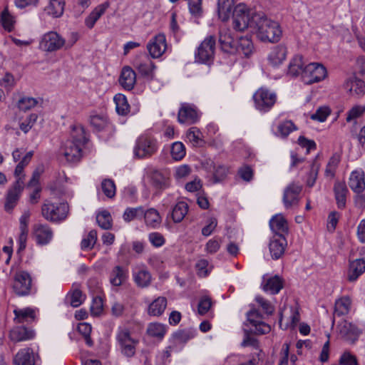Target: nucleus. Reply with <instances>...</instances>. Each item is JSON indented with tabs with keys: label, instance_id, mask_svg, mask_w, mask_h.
I'll list each match as a JSON object with an SVG mask.
<instances>
[{
	"label": "nucleus",
	"instance_id": "obj_43",
	"mask_svg": "<svg viewBox=\"0 0 365 365\" xmlns=\"http://www.w3.org/2000/svg\"><path fill=\"white\" fill-rule=\"evenodd\" d=\"M116 111L119 115H125L130 111V106L126 97L122 93H118L114 96Z\"/></svg>",
	"mask_w": 365,
	"mask_h": 365
},
{
	"label": "nucleus",
	"instance_id": "obj_57",
	"mask_svg": "<svg viewBox=\"0 0 365 365\" xmlns=\"http://www.w3.org/2000/svg\"><path fill=\"white\" fill-rule=\"evenodd\" d=\"M91 124L98 131H101L109 125L108 120L100 115L92 116L91 118Z\"/></svg>",
	"mask_w": 365,
	"mask_h": 365
},
{
	"label": "nucleus",
	"instance_id": "obj_23",
	"mask_svg": "<svg viewBox=\"0 0 365 365\" xmlns=\"http://www.w3.org/2000/svg\"><path fill=\"white\" fill-rule=\"evenodd\" d=\"M269 226L274 232V235H283L285 236V235L288 234V223L282 214L273 216L269 220Z\"/></svg>",
	"mask_w": 365,
	"mask_h": 365
},
{
	"label": "nucleus",
	"instance_id": "obj_16",
	"mask_svg": "<svg viewBox=\"0 0 365 365\" xmlns=\"http://www.w3.org/2000/svg\"><path fill=\"white\" fill-rule=\"evenodd\" d=\"M287 242L283 235H274L270 240L269 249L273 259H278L283 256Z\"/></svg>",
	"mask_w": 365,
	"mask_h": 365
},
{
	"label": "nucleus",
	"instance_id": "obj_21",
	"mask_svg": "<svg viewBox=\"0 0 365 365\" xmlns=\"http://www.w3.org/2000/svg\"><path fill=\"white\" fill-rule=\"evenodd\" d=\"M23 189L24 187L21 184H15L8 190L6 202L4 204V209L6 212H11L14 207L16 205Z\"/></svg>",
	"mask_w": 365,
	"mask_h": 365
},
{
	"label": "nucleus",
	"instance_id": "obj_31",
	"mask_svg": "<svg viewBox=\"0 0 365 365\" xmlns=\"http://www.w3.org/2000/svg\"><path fill=\"white\" fill-rule=\"evenodd\" d=\"M14 365H35L33 350L24 348L18 351L14 359Z\"/></svg>",
	"mask_w": 365,
	"mask_h": 365
},
{
	"label": "nucleus",
	"instance_id": "obj_60",
	"mask_svg": "<svg viewBox=\"0 0 365 365\" xmlns=\"http://www.w3.org/2000/svg\"><path fill=\"white\" fill-rule=\"evenodd\" d=\"M330 113V110L328 107H320L317 111L311 115V119L324 122Z\"/></svg>",
	"mask_w": 365,
	"mask_h": 365
},
{
	"label": "nucleus",
	"instance_id": "obj_3",
	"mask_svg": "<svg viewBox=\"0 0 365 365\" xmlns=\"http://www.w3.org/2000/svg\"><path fill=\"white\" fill-rule=\"evenodd\" d=\"M158 150V140L150 134L140 135L133 148L134 156L138 159H146L155 155Z\"/></svg>",
	"mask_w": 365,
	"mask_h": 365
},
{
	"label": "nucleus",
	"instance_id": "obj_36",
	"mask_svg": "<svg viewBox=\"0 0 365 365\" xmlns=\"http://www.w3.org/2000/svg\"><path fill=\"white\" fill-rule=\"evenodd\" d=\"M133 280L136 285L140 288L148 287L152 280L150 272L145 267L140 268L133 272Z\"/></svg>",
	"mask_w": 365,
	"mask_h": 365
},
{
	"label": "nucleus",
	"instance_id": "obj_39",
	"mask_svg": "<svg viewBox=\"0 0 365 365\" xmlns=\"http://www.w3.org/2000/svg\"><path fill=\"white\" fill-rule=\"evenodd\" d=\"M168 327L159 322H152L148 325L146 332L152 337L162 340L167 332Z\"/></svg>",
	"mask_w": 365,
	"mask_h": 365
},
{
	"label": "nucleus",
	"instance_id": "obj_1",
	"mask_svg": "<svg viewBox=\"0 0 365 365\" xmlns=\"http://www.w3.org/2000/svg\"><path fill=\"white\" fill-rule=\"evenodd\" d=\"M87 141L84 128L81 125H75L72 128L70 138L61 145L59 153L68 162H78L82 158V149Z\"/></svg>",
	"mask_w": 365,
	"mask_h": 365
},
{
	"label": "nucleus",
	"instance_id": "obj_62",
	"mask_svg": "<svg viewBox=\"0 0 365 365\" xmlns=\"http://www.w3.org/2000/svg\"><path fill=\"white\" fill-rule=\"evenodd\" d=\"M212 306L211 299L207 297L201 298L198 303L197 312L199 314H205L210 309Z\"/></svg>",
	"mask_w": 365,
	"mask_h": 365
},
{
	"label": "nucleus",
	"instance_id": "obj_18",
	"mask_svg": "<svg viewBox=\"0 0 365 365\" xmlns=\"http://www.w3.org/2000/svg\"><path fill=\"white\" fill-rule=\"evenodd\" d=\"M218 42L222 51L228 53H235L236 42L232 37L229 29H221L219 31Z\"/></svg>",
	"mask_w": 365,
	"mask_h": 365
},
{
	"label": "nucleus",
	"instance_id": "obj_51",
	"mask_svg": "<svg viewBox=\"0 0 365 365\" xmlns=\"http://www.w3.org/2000/svg\"><path fill=\"white\" fill-rule=\"evenodd\" d=\"M97 241V232L95 230H91L87 237L83 238L81 242V248L83 250L93 249Z\"/></svg>",
	"mask_w": 365,
	"mask_h": 365
},
{
	"label": "nucleus",
	"instance_id": "obj_54",
	"mask_svg": "<svg viewBox=\"0 0 365 365\" xmlns=\"http://www.w3.org/2000/svg\"><path fill=\"white\" fill-rule=\"evenodd\" d=\"M38 101L36 98L31 97H23L17 103L18 108L22 111H27L35 107Z\"/></svg>",
	"mask_w": 365,
	"mask_h": 365
},
{
	"label": "nucleus",
	"instance_id": "obj_42",
	"mask_svg": "<svg viewBox=\"0 0 365 365\" xmlns=\"http://www.w3.org/2000/svg\"><path fill=\"white\" fill-rule=\"evenodd\" d=\"M241 345L244 347L252 346L255 349V351L252 354V357L254 356L256 358L258 362L263 360L264 354L261 349H259V341L257 339L247 335Z\"/></svg>",
	"mask_w": 365,
	"mask_h": 365
},
{
	"label": "nucleus",
	"instance_id": "obj_47",
	"mask_svg": "<svg viewBox=\"0 0 365 365\" xmlns=\"http://www.w3.org/2000/svg\"><path fill=\"white\" fill-rule=\"evenodd\" d=\"M96 221L98 225L103 230H110L112 227V217L110 212L103 210L96 216Z\"/></svg>",
	"mask_w": 365,
	"mask_h": 365
},
{
	"label": "nucleus",
	"instance_id": "obj_38",
	"mask_svg": "<svg viewBox=\"0 0 365 365\" xmlns=\"http://www.w3.org/2000/svg\"><path fill=\"white\" fill-rule=\"evenodd\" d=\"M135 68L143 77L149 79L153 78L155 66L150 58H146V59L141 61L135 66Z\"/></svg>",
	"mask_w": 365,
	"mask_h": 365
},
{
	"label": "nucleus",
	"instance_id": "obj_32",
	"mask_svg": "<svg viewBox=\"0 0 365 365\" xmlns=\"http://www.w3.org/2000/svg\"><path fill=\"white\" fill-rule=\"evenodd\" d=\"M365 272V259H356L351 261L349 264L348 272V280L349 282L356 281L360 275Z\"/></svg>",
	"mask_w": 365,
	"mask_h": 365
},
{
	"label": "nucleus",
	"instance_id": "obj_59",
	"mask_svg": "<svg viewBox=\"0 0 365 365\" xmlns=\"http://www.w3.org/2000/svg\"><path fill=\"white\" fill-rule=\"evenodd\" d=\"M38 115L36 113L30 114L25 121L20 123V129L25 133H28L36 122Z\"/></svg>",
	"mask_w": 365,
	"mask_h": 365
},
{
	"label": "nucleus",
	"instance_id": "obj_37",
	"mask_svg": "<svg viewBox=\"0 0 365 365\" xmlns=\"http://www.w3.org/2000/svg\"><path fill=\"white\" fill-rule=\"evenodd\" d=\"M235 0H218L217 1V12L219 18L222 21H226L233 12V6Z\"/></svg>",
	"mask_w": 365,
	"mask_h": 365
},
{
	"label": "nucleus",
	"instance_id": "obj_64",
	"mask_svg": "<svg viewBox=\"0 0 365 365\" xmlns=\"http://www.w3.org/2000/svg\"><path fill=\"white\" fill-rule=\"evenodd\" d=\"M255 327L253 331L257 334H265L270 331L271 327L269 324L262 320L252 324Z\"/></svg>",
	"mask_w": 365,
	"mask_h": 365
},
{
	"label": "nucleus",
	"instance_id": "obj_35",
	"mask_svg": "<svg viewBox=\"0 0 365 365\" xmlns=\"http://www.w3.org/2000/svg\"><path fill=\"white\" fill-rule=\"evenodd\" d=\"M304 62L302 55H295L289 61L287 70V74L296 77L299 74L302 78V73L304 68Z\"/></svg>",
	"mask_w": 365,
	"mask_h": 365
},
{
	"label": "nucleus",
	"instance_id": "obj_40",
	"mask_svg": "<svg viewBox=\"0 0 365 365\" xmlns=\"http://www.w3.org/2000/svg\"><path fill=\"white\" fill-rule=\"evenodd\" d=\"M282 288L283 280L277 275L267 279L263 284V289L265 292H269L272 294L279 293Z\"/></svg>",
	"mask_w": 365,
	"mask_h": 365
},
{
	"label": "nucleus",
	"instance_id": "obj_41",
	"mask_svg": "<svg viewBox=\"0 0 365 365\" xmlns=\"http://www.w3.org/2000/svg\"><path fill=\"white\" fill-rule=\"evenodd\" d=\"M188 212V205L183 201H180L173 207L171 217L174 222L179 223L182 221Z\"/></svg>",
	"mask_w": 365,
	"mask_h": 365
},
{
	"label": "nucleus",
	"instance_id": "obj_63",
	"mask_svg": "<svg viewBox=\"0 0 365 365\" xmlns=\"http://www.w3.org/2000/svg\"><path fill=\"white\" fill-rule=\"evenodd\" d=\"M148 240L150 243L156 247L163 246L165 244V240L163 235L159 232H152L148 235Z\"/></svg>",
	"mask_w": 365,
	"mask_h": 365
},
{
	"label": "nucleus",
	"instance_id": "obj_10",
	"mask_svg": "<svg viewBox=\"0 0 365 365\" xmlns=\"http://www.w3.org/2000/svg\"><path fill=\"white\" fill-rule=\"evenodd\" d=\"M117 340L120 344L121 352L127 357H132L135 353V345L138 340L133 339L128 329H121L117 334Z\"/></svg>",
	"mask_w": 365,
	"mask_h": 365
},
{
	"label": "nucleus",
	"instance_id": "obj_24",
	"mask_svg": "<svg viewBox=\"0 0 365 365\" xmlns=\"http://www.w3.org/2000/svg\"><path fill=\"white\" fill-rule=\"evenodd\" d=\"M136 82V74L135 71L129 66L123 68L120 76L119 78L120 84L127 91L133 88Z\"/></svg>",
	"mask_w": 365,
	"mask_h": 365
},
{
	"label": "nucleus",
	"instance_id": "obj_4",
	"mask_svg": "<svg viewBox=\"0 0 365 365\" xmlns=\"http://www.w3.org/2000/svg\"><path fill=\"white\" fill-rule=\"evenodd\" d=\"M233 28L238 31H243L248 27L255 29V23L252 22L254 16L258 13H251L244 4H237L233 10Z\"/></svg>",
	"mask_w": 365,
	"mask_h": 365
},
{
	"label": "nucleus",
	"instance_id": "obj_45",
	"mask_svg": "<svg viewBox=\"0 0 365 365\" xmlns=\"http://www.w3.org/2000/svg\"><path fill=\"white\" fill-rule=\"evenodd\" d=\"M195 331L192 329L178 330L172 335L173 340L179 344H185L195 336Z\"/></svg>",
	"mask_w": 365,
	"mask_h": 365
},
{
	"label": "nucleus",
	"instance_id": "obj_33",
	"mask_svg": "<svg viewBox=\"0 0 365 365\" xmlns=\"http://www.w3.org/2000/svg\"><path fill=\"white\" fill-rule=\"evenodd\" d=\"M110 4L106 1L96 6L85 19V25L88 29L93 28L96 21L104 14Z\"/></svg>",
	"mask_w": 365,
	"mask_h": 365
},
{
	"label": "nucleus",
	"instance_id": "obj_29",
	"mask_svg": "<svg viewBox=\"0 0 365 365\" xmlns=\"http://www.w3.org/2000/svg\"><path fill=\"white\" fill-rule=\"evenodd\" d=\"M287 48L283 45L274 46L268 56L269 63L273 66L282 63L287 56Z\"/></svg>",
	"mask_w": 365,
	"mask_h": 365
},
{
	"label": "nucleus",
	"instance_id": "obj_14",
	"mask_svg": "<svg viewBox=\"0 0 365 365\" xmlns=\"http://www.w3.org/2000/svg\"><path fill=\"white\" fill-rule=\"evenodd\" d=\"M339 331L341 336L350 344H354L361 334L360 329L348 321H344L339 325Z\"/></svg>",
	"mask_w": 365,
	"mask_h": 365
},
{
	"label": "nucleus",
	"instance_id": "obj_17",
	"mask_svg": "<svg viewBox=\"0 0 365 365\" xmlns=\"http://www.w3.org/2000/svg\"><path fill=\"white\" fill-rule=\"evenodd\" d=\"M344 87L351 96L355 98H359L365 93V83L356 76L346 79Z\"/></svg>",
	"mask_w": 365,
	"mask_h": 365
},
{
	"label": "nucleus",
	"instance_id": "obj_52",
	"mask_svg": "<svg viewBox=\"0 0 365 365\" xmlns=\"http://www.w3.org/2000/svg\"><path fill=\"white\" fill-rule=\"evenodd\" d=\"M339 161L340 159L338 155H333L330 158L325 170V175L327 178H329V180H331V178L334 177L335 170L339 163Z\"/></svg>",
	"mask_w": 365,
	"mask_h": 365
},
{
	"label": "nucleus",
	"instance_id": "obj_22",
	"mask_svg": "<svg viewBox=\"0 0 365 365\" xmlns=\"http://www.w3.org/2000/svg\"><path fill=\"white\" fill-rule=\"evenodd\" d=\"M198 118L197 110L189 105L182 106L179 110L178 119L180 123L192 124L197 122Z\"/></svg>",
	"mask_w": 365,
	"mask_h": 365
},
{
	"label": "nucleus",
	"instance_id": "obj_11",
	"mask_svg": "<svg viewBox=\"0 0 365 365\" xmlns=\"http://www.w3.org/2000/svg\"><path fill=\"white\" fill-rule=\"evenodd\" d=\"M65 44L66 40L54 31L45 34L40 43L42 49L48 52L60 50Z\"/></svg>",
	"mask_w": 365,
	"mask_h": 365
},
{
	"label": "nucleus",
	"instance_id": "obj_13",
	"mask_svg": "<svg viewBox=\"0 0 365 365\" xmlns=\"http://www.w3.org/2000/svg\"><path fill=\"white\" fill-rule=\"evenodd\" d=\"M147 49L153 58L162 56L167 49L165 35L160 33L153 37L147 44Z\"/></svg>",
	"mask_w": 365,
	"mask_h": 365
},
{
	"label": "nucleus",
	"instance_id": "obj_34",
	"mask_svg": "<svg viewBox=\"0 0 365 365\" xmlns=\"http://www.w3.org/2000/svg\"><path fill=\"white\" fill-rule=\"evenodd\" d=\"M167 304L168 301L165 297H158L149 304L148 308V315L153 317L161 316L167 307Z\"/></svg>",
	"mask_w": 365,
	"mask_h": 365
},
{
	"label": "nucleus",
	"instance_id": "obj_53",
	"mask_svg": "<svg viewBox=\"0 0 365 365\" xmlns=\"http://www.w3.org/2000/svg\"><path fill=\"white\" fill-rule=\"evenodd\" d=\"M297 129L296 125L291 120L282 122L277 126V132L284 138L287 137L290 133Z\"/></svg>",
	"mask_w": 365,
	"mask_h": 365
},
{
	"label": "nucleus",
	"instance_id": "obj_46",
	"mask_svg": "<svg viewBox=\"0 0 365 365\" xmlns=\"http://www.w3.org/2000/svg\"><path fill=\"white\" fill-rule=\"evenodd\" d=\"M143 216L144 217L145 223L151 227H155L159 225L161 221L158 212L153 208H150L146 211L144 210Z\"/></svg>",
	"mask_w": 365,
	"mask_h": 365
},
{
	"label": "nucleus",
	"instance_id": "obj_26",
	"mask_svg": "<svg viewBox=\"0 0 365 365\" xmlns=\"http://www.w3.org/2000/svg\"><path fill=\"white\" fill-rule=\"evenodd\" d=\"M14 321L16 324H23L24 322H34L36 319V312L31 307L24 309L16 308L14 310Z\"/></svg>",
	"mask_w": 365,
	"mask_h": 365
},
{
	"label": "nucleus",
	"instance_id": "obj_20",
	"mask_svg": "<svg viewBox=\"0 0 365 365\" xmlns=\"http://www.w3.org/2000/svg\"><path fill=\"white\" fill-rule=\"evenodd\" d=\"M128 278V269L120 265L115 266L109 274L110 283L115 287L123 284Z\"/></svg>",
	"mask_w": 365,
	"mask_h": 365
},
{
	"label": "nucleus",
	"instance_id": "obj_50",
	"mask_svg": "<svg viewBox=\"0 0 365 365\" xmlns=\"http://www.w3.org/2000/svg\"><path fill=\"white\" fill-rule=\"evenodd\" d=\"M185 148L181 142H175L173 143L170 150V154L173 160L178 161L182 160L185 155Z\"/></svg>",
	"mask_w": 365,
	"mask_h": 365
},
{
	"label": "nucleus",
	"instance_id": "obj_61",
	"mask_svg": "<svg viewBox=\"0 0 365 365\" xmlns=\"http://www.w3.org/2000/svg\"><path fill=\"white\" fill-rule=\"evenodd\" d=\"M365 112V106H354L347 113L346 121L350 122L354 119L360 117Z\"/></svg>",
	"mask_w": 365,
	"mask_h": 365
},
{
	"label": "nucleus",
	"instance_id": "obj_7",
	"mask_svg": "<svg viewBox=\"0 0 365 365\" xmlns=\"http://www.w3.org/2000/svg\"><path fill=\"white\" fill-rule=\"evenodd\" d=\"M68 205L65 202L60 203L56 206L53 203H44L41 207L43 217L51 222L64 220L68 216Z\"/></svg>",
	"mask_w": 365,
	"mask_h": 365
},
{
	"label": "nucleus",
	"instance_id": "obj_30",
	"mask_svg": "<svg viewBox=\"0 0 365 365\" xmlns=\"http://www.w3.org/2000/svg\"><path fill=\"white\" fill-rule=\"evenodd\" d=\"M333 191L337 207L343 210L346 207L349 190L346 184H334Z\"/></svg>",
	"mask_w": 365,
	"mask_h": 365
},
{
	"label": "nucleus",
	"instance_id": "obj_25",
	"mask_svg": "<svg viewBox=\"0 0 365 365\" xmlns=\"http://www.w3.org/2000/svg\"><path fill=\"white\" fill-rule=\"evenodd\" d=\"M34 236L38 245H44L51 240L53 232L48 225H36L34 227Z\"/></svg>",
	"mask_w": 365,
	"mask_h": 365
},
{
	"label": "nucleus",
	"instance_id": "obj_58",
	"mask_svg": "<svg viewBox=\"0 0 365 365\" xmlns=\"http://www.w3.org/2000/svg\"><path fill=\"white\" fill-rule=\"evenodd\" d=\"M192 173V168L190 165L184 164L175 168V177L178 180H185Z\"/></svg>",
	"mask_w": 365,
	"mask_h": 365
},
{
	"label": "nucleus",
	"instance_id": "obj_2",
	"mask_svg": "<svg viewBox=\"0 0 365 365\" xmlns=\"http://www.w3.org/2000/svg\"><path fill=\"white\" fill-rule=\"evenodd\" d=\"M255 23L256 35L262 42L277 43L282 34L278 22L268 19L264 14H255L253 20Z\"/></svg>",
	"mask_w": 365,
	"mask_h": 365
},
{
	"label": "nucleus",
	"instance_id": "obj_56",
	"mask_svg": "<svg viewBox=\"0 0 365 365\" xmlns=\"http://www.w3.org/2000/svg\"><path fill=\"white\" fill-rule=\"evenodd\" d=\"M1 21L6 30L11 31L13 29L14 24V16L9 12L7 9L2 11Z\"/></svg>",
	"mask_w": 365,
	"mask_h": 365
},
{
	"label": "nucleus",
	"instance_id": "obj_5",
	"mask_svg": "<svg viewBox=\"0 0 365 365\" xmlns=\"http://www.w3.org/2000/svg\"><path fill=\"white\" fill-rule=\"evenodd\" d=\"M11 289L18 297L30 295L33 290V281L31 274L24 270L16 271L12 278Z\"/></svg>",
	"mask_w": 365,
	"mask_h": 365
},
{
	"label": "nucleus",
	"instance_id": "obj_55",
	"mask_svg": "<svg viewBox=\"0 0 365 365\" xmlns=\"http://www.w3.org/2000/svg\"><path fill=\"white\" fill-rule=\"evenodd\" d=\"M27 189L29 190L30 202L37 203L41 198V187L39 184H28Z\"/></svg>",
	"mask_w": 365,
	"mask_h": 365
},
{
	"label": "nucleus",
	"instance_id": "obj_9",
	"mask_svg": "<svg viewBox=\"0 0 365 365\" xmlns=\"http://www.w3.org/2000/svg\"><path fill=\"white\" fill-rule=\"evenodd\" d=\"M327 75L326 68L319 63H311L305 66L302 81L305 84H312L324 80Z\"/></svg>",
	"mask_w": 365,
	"mask_h": 365
},
{
	"label": "nucleus",
	"instance_id": "obj_15",
	"mask_svg": "<svg viewBox=\"0 0 365 365\" xmlns=\"http://www.w3.org/2000/svg\"><path fill=\"white\" fill-rule=\"evenodd\" d=\"M35 331L24 325L14 327L9 334V338L14 343L29 341L34 338Z\"/></svg>",
	"mask_w": 365,
	"mask_h": 365
},
{
	"label": "nucleus",
	"instance_id": "obj_6",
	"mask_svg": "<svg viewBox=\"0 0 365 365\" xmlns=\"http://www.w3.org/2000/svg\"><path fill=\"white\" fill-rule=\"evenodd\" d=\"M216 40L212 35L208 36L197 47L195 53V61L201 63H210L213 61Z\"/></svg>",
	"mask_w": 365,
	"mask_h": 365
},
{
	"label": "nucleus",
	"instance_id": "obj_27",
	"mask_svg": "<svg viewBox=\"0 0 365 365\" xmlns=\"http://www.w3.org/2000/svg\"><path fill=\"white\" fill-rule=\"evenodd\" d=\"M65 5V0H48L44 11L53 18H59L63 14Z\"/></svg>",
	"mask_w": 365,
	"mask_h": 365
},
{
	"label": "nucleus",
	"instance_id": "obj_48",
	"mask_svg": "<svg viewBox=\"0 0 365 365\" xmlns=\"http://www.w3.org/2000/svg\"><path fill=\"white\" fill-rule=\"evenodd\" d=\"M143 214L144 209L143 207H138L135 208L128 207L125 210L123 217L125 222H129L135 218L143 217Z\"/></svg>",
	"mask_w": 365,
	"mask_h": 365
},
{
	"label": "nucleus",
	"instance_id": "obj_12",
	"mask_svg": "<svg viewBox=\"0 0 365 365\" xmlns=\"http://www.w3.org/2000/svg\"><path fill=\"white\" fill-rule=\"evenodd\" d=\"M302 190V187L297 184H290L284 189L282 201L286 209L298 206Z\"/></svg>",
	"mask_w": 365,
	"mask_h": 365
},
{
	"label": "nucleus",
	"instance_id": "obj_44",
	"mask_svg": "<svg viewBox=\"0 0 365 365\" xmlns=\"http://www.w3.org/2000/svg\"><path fill=\"white\" fill-rule=\"evenodd\" d=\"M351 301L349 297H343L336 300L334 307V313L338 316L345 315L349 313Z\"/></svg>",
	"mask_w": 365,
	"mask_h": 365
},
{
	"label": "nucleus",
	"instance_id": "obj_19",
	"mask_svg": "<svg viewBox=\"0 0 365 365\" xmlns=\"http://www.w3.org/2000/svg\"><path fill=\"white\" fill-rule=\"evenodd\" d=\"M170 173L166 170H158L152 166L145 169L143 180L151 182H165L169 179Z\"/></svg>",
	"mask_w": 365,
	"mask_h": 365
},
{
	"label": "nucleus",
	"instance_id": "obj_8",
	"mask_svg": "<svg viewBox=\"0 0 365 365\" xmlns=\"http://www.w3.org/2000/svg\"><path fill=\"white\" fill-rule=\"evenodd\" d=\"M255 108L261 112L269 111L274 105L277 96L275 93L264 88H259L253 95Z\"/></svg>",
	"mask_w": 365,
	"mask_h": 365
},
{
	"label": "nucleus",
	"instance_id": "obj_49",
	"mask_svg": "<svg viewBox=\"0 0 365 365\" xmlns=\"http://www.w3.org/2000/svg\"><path fill=\"white\" fill-rule=\"evenodd\" d=\"M68 298L70 299V304L73 307H78L83 302L86 296L79 289L76 288L68 293Z\"/></svg>",
	"mask_w": 365,
	"mask_h": 365
},
{
	"label": "nucleus",
	"instance_id": "obj_28",
	"mask_svg": "<svg viewBox=\"0 0 365 365\" xmlns=\"http://www.w3.org/2000/svg\"><path fill=\"white\" fill-rule=\"evenodd\" d=\"M254 52V45L251 37L249 36H241L236 41V51L245 57H249Z\"/></svg>",
	"mask_w": 365,
	"mask_h": 365
}]
</instances>
